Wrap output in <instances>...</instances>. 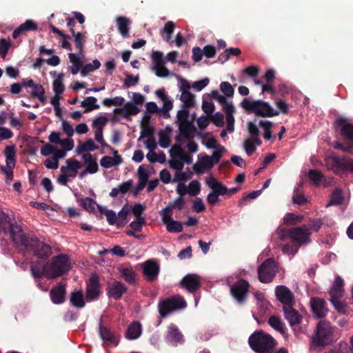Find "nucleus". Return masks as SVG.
Listing matches in <instances>:
<instances>
[{"instance_id": "59", "label": "nucleus", "mask_w": 353, "mask_h": 353, "mask_svg": "<svg viewBox=\"0 0 353 353\" xmlns=\"http://www.w3.org/2000/svg\"><path fill=\"white\" fill-rule=\"evenodd\" d=\"M332 146L334 149L341 150L345 152L352 153L353 152L352 144H343L339 141H335L332 143Z\"/></svg>"}, {"instance_id": "48", "label": "nucleus", "mask_w": 353, "mask_h": 353, "mask_svg": "<svg viewBox=\"0 0 353 353\" xmlns=\"http://www.w3.org/2000/svg\"><path fill=\"white\" fill-rule=\"evenodd\" d=\"M159 214L161 216L162 221L165 225L173 221L172 219L173 209L168 204L164 209L159 212Z\"/></svg>"}, {"instance_id": "64", "label": "nucleus", "mask_w": 353, "mask_h": 353, "mask_svg": "<svg viewBox=\"0 0 353 353\" xmlns=\"http://www.w3.org/2000/svg\"><path fill=\"white\" fill-rule=\"evenodd\" d=\"M212 121L217 127H223L224 125V116L219 112H216L212 117Z\"/></svg>"}, {"instance_id": "28", "label": "nucleus", "mask_w": 353, "mask_h": 353, "mask_svg": "<svg viewBox=\"0 0 353 353\" xmlns=\"http://www.w3.org/2000/svg\"><path fill=\"white\" fill-rule=\"evenodd\" d=\"M99 335L104 342H107L114 345H118L119 341L117 336L108 327L100 325Z\"/></svg>"}, {"instance_id": "16", "label": "nucleus", "mask_w": 353, "mask_h": 353, "mask_svg": "<svg viewBox=\"0 0 353 353\" xmlns=\"http://www.w3.org/2000/svg\"><path fill=\"white\" fill-rule=\"evenodd\" d=\"M152 60L154 63V70L156 75L159 77H166L169 75L170 72L164 65L163 59V53L159 51H154L152 54Z\"/></svg>"}, {"instance_id": "9", "label": "nucleus", "mask_w": 353, "mask_h": 353, "mask_svg": "<svg viewBox=\"0 0 353 353\" xmlns=\"http://www.w3.org/2000/svg\"><path fill=\"white\" fill-rule=\"evenodd\" d=\"M334 126L339 130L340 134L344 141H348V144L353 146V124L348 122L347 118L339 117L334 121Z\"/></svg>"}, {"instance_id": "62", "label": "nucleus", "mask_w": 353, "mask_h": 353, "mask_svg": "<svg viewBox=\"0 0 353 353\" xmlns=\"http://www.w3.org/2000/svg\"><path fill=\"white\" fill-rule=\"evenodd\" d=\"M123 107L129 116L136 115L140 112L139 108L132 102H127Z\"/></svg>"}, {"instance_id": "46", "label": "nucleus", "mask_w": 353, "mask_h": 353, "mask_svg": "<svg viewBox=\"0 0 353 353\" xmlns=\"http://www.w3.org/2000/svg\"><path fill=\"white\" fill-rule=\"evenodd\" d=\"M63 74H59L57 79L53 81V90L57 95H59L64 92L65 86L63 83Z\"/></svg>"}, {"instance_id": "26", "label": "nucleus", "mask_w": 353, "mask_h": 353, "mask_svg": "<svg viewBox=\"0 0 353 353\" xmlns=\"http://www.w3.org/2000/svg\"><path fill=\"white\" fill-rule=\"evenodd\" d=\"M117 30L123 38L129 37L130 20L126 17L119 16L115 19Z\"/></svg>"}, {"instance_id": "43", "label": "nucleus", "mask_w": 353, "mask_h": 353, "mask_svg": "<svg viewBox=\"0 0 353 353\" xmlns=\"http://www.w3.org/2000/svg\"><path fill=\"white\" fill-rule=\"evenodd\" d=\"M101 66V63L98 59H95L92 61V63H86L83 65L81 70V75L82 77L87 76L90 72H93L99 69Z\"/></svg>"}, {"instance_id": "32", "label": "nucleus", "mask_w": 353, "mask_h": 353, "mask_svg": "<svg viewBox=\"0 0 353 353\" xmlns=\"http://www.w3.org/2000/svg\"><path fill=\"white\" fill-rule=\"evenodd\" d=\"M16 149L14 145H8L4 150V154L6 156V166L12 168L15 166L16 159H15Z\"/></svg>"}, {"instance_id": "3", "label": "nucleus", "mask_w": 353, "mask_h": 353, "mask_svg": "<svg viewBox=\"0 0 353 353\" xmlns=\"http://www.w3.org/2000/svg\"><path fill=\"white\" fill-rule=\"evenodd\" d=\"M248 343L256 353H271L276 346L275 339L263 330H256L250 335Z\"/></svg>"}, {"instance_id": "2", "label": "nucleus", "mask_w": 353, "mask_h": 353, "mask_svg": "<svg viewBox=\"0 0 353 353\" xmlns=\"http://www.w3.org/2000/svg\"><path fill=\"white\" fill-rule=\"evenodd\" d=\"M336 327L326 320H321L316 326L314 334L311 338V348L313 350L323 349L332 345L336 341Z\"/></svg>"}, {"instance_id": "7", "label": "nucleus", "mask_w": 353, "mask_h": 353, "mask_svg": "<svg viewBox=\"0 0 353 353\" xmlns=\"http://www.w3.org/2000/svg\"><path fill=\"white\" fill-rule=\"evenodd\" d=\"M277 267L274 259L268 258L265 259L258 268V276L260 282L263 283H271L276 276Z\"/></svg>"}, {"instance_id": "24", "label": "nucleus", "mask_w": 353, "mask_h": 353, "mask_svg": "<svg viewBox=\"0 0 353 353\" xmlns=\"http://www.w3.org/2000/svg\"><path fill=\"white\" fill-rule=\"evenodd\" d=\"M155 94L158 98L161 99L163 102V105L162 108V111L163 112L164 117H169V111L171 110L173 108L172 101L169 99V97L166 94L165 90L164 88H161L157 90L155 92Z\"/></svg>"}, {"instance_id": "5", "label": "nucleus", "mask_w": 353, "mask_h": 353, "mask_svg": "<svg viewBox=\"0 0 353 353\" xmlns=\"http://www.w3.org/2000/svg\"><path fill=\"white\" fill-rule=\"evenodd\" d=\"M70 266V261L67 254H61L52 258L50 263L44 264L46 276L55 278L67 272Z\"/></svg>"}, {"instance_id": "14", "label": "nucleus", "mask_w": 353, "mask_h": 353, "mask_svg": "<svg viewBox=\"0 0 353 353\" xmlns=\"http://www.w3.org/2000/svg\"><path fill=\"white\" fill-rule=\"evenodd\" d=\"M128 288L124 283L119 281L108 283L106 288V294L108 297L114 300H120L123 294L126 293Z\"/></svg>"}, {"instance_id": "51", "label": "nucleus", "mask_w": 353, "mask_h": 353, "mask_svg": "<svg viewBox=\"0 0 353 353\" xmlns=\"http://www.w3.org/2000/svg\"><path fill=\"white\" fill-rule=\"evenodd\" d=\"M303 216L302 215H296L293 213H288L284 216V222L287 224L294 225L301 223Z\"/></svg>"}, {"instance_id": "8", "label": "nucleus", "mask_w": 353, "mask_h": 353, "mask_svg": "<svg viewBox=\"0 0 353 353\" xmlns=\"http://www.w3.org/2000/svg\"><path fill=\"white\" fill-rule=\"evenodd\" d=\"M250 287L248 281L240 279L231 285L230 294L239 304L243 305L248 299Z\"/></svg>"}, {"instance_id": "54", "label": "nucleus", "mask_w": 353, "mask_h": 353, "mask_svg": "<svg viewBox=\"0 0 353 353\" xmlns=\"http://www.w3.org/2000/svg\"><path fill=\"white\" fill-rule=\"evenodd\" d=\"M188 194L191 196H196L201 191V184L197 180H192L188 185Z\"/></svg>"}, {"instance_id": "33", "label": "nucleus", "mask_w": 353, "mask_h": 353, "mask_svg": "<svg viewBox=\"0 0 353 353\" xmlns=\"http://www.w3.org/2000/svg\"><path fill=\"white\" fill-rule=\"evenodd\" d=\"M97 99L94 97H88L81 102V106L85 108L84 113L90 112L94 110L99 108V105L97 103Z\"/></svg>"}, {"instance_id": "23", "label": "nucleus", "mask_w": 353, "mask_h": 353, "mask_svg": "<svg viewBox=\"0 0 353 353\" xmlns=\"http://www.w3.org/2000/svg\"><path fill=\"white\" fill-rule=\"evenodd\" d=\"M120 276L126 283L131 285H135L137 283V274L131 266H121L118 268Z\"/></svg>"}, {"instance_id": "49", "label": "nucleus", "mask_w": 353, "mask_h": 353, "mask_svg": "<svg viewBox=\"0 0 353 353\" xmlns=\"http://www.w3.org/2000/svg\"><path fill=\"white\" fill-rule=\"evenodd\" d=\"M12 223L13 222H12L8 214L4 212H0V230L3 231L4 233H7L8 225H12Z\"/></svg>"}, {"instance_id": "45", "label": "nucleus", "mask_w": 353, "mask_h": 353, "mask_svg": "<svg viewBox=\"0 0 353 353\" xmlns=\"http://www.w3.org/2000/svg\"><path fill=\"white\" fill-rule=\"evenodd\" d=\"M98 209L101 214L106 216L108 223L111 225L117 224V217L116 213L112 210H105L102 206L98 205Z\"/></svg>"}, {"instance_id": "35", "label": "nucleus", "mask_w": 353, "mask_h": 353, "mask_svg": "<svg viewBox=\"0 0 353 353\" xmlns=\"http://www.w3.org/2000/svg\"><path fill=\"white\" fill-rule=\"evenodd\" d=\"M183 108H190L194 105V96L189 90H183L180 97Z\"/></svg>"}, {"instance_id": "25", "label": "nucleus", "mask_w": 353, "mask_h": 353, "mask_svg": "<svg viewBox=\"0 0 353 353\" xmlns=\"http://www.w3.org/2000/svg\"><path fill=\"white\" fill-rule=\"evenodd\" d=\"M155 94L158 98L161 99L163 102V105L162 108V111L163 112L164 117H169V111L171 110L173 108L172 101L169 99V97L166 94L165 90L164 88H161L157 90L155 92Z\"/></svg>"}, {"instance_id": "52", "label": "nucleus", "mask_w": 353, "mask_h": 353, "mask_svg": "<svg viewBox=\"0 0 353 353\" xmlns=\"http://www.w3.org/2000/svg\"><path fill=\"white\" fill-rule=\"evenodd\" d=\"M308 177L314 184L319 185L323 178V174L317 170H310L308 172Z\"/></svg>"}, {"instance_id": "44", "label": "nucleus", "mask_w": 353, "mask_h": 353, "mask_svg": "<svg viewBox=\"0 0 353 353\" xmlns=\"http://www.w3.org/2000/svg\"><path fill=\"white\" fill-rule=\"evenodd\" d=\"M176 150V155L183 163L185 162L187 164L190 165L192 163V157L190 154H186L181 146H175L172 148V150Z\"/></svg>"}, {"instance_id": "60", "label": "nucleus", "mask_w": 353, "mask_h": 353, "mask_svg": "<svg viewBox=\"0 0 353 353\" xmlns=\"http://www.w3.org/2000/svg\"><path fill=\"white\" fill-rule=\"evenodd\" d=\"M145 224L144 217L136 218L135 221L130 223V228L135 232L141 231L143 226Z\"/></svg>"}, {"instance_id": "61", "label": "nucleus", "mask_w": 353, "mask_h": 353, "mask_svg": "<svg viewBox=\"0 0 353 353\" xmlns=\"http://www.w3.org/2000/svg\"><path fill=\"white\" fill-rule=\"evenodd\" d=\"M340 298L341 297L330 296V301L338 312H343L345 310V305L340 301Z\"/></svg>"}, {"instance_id": "58", "label": "nucleus", "mask_w": 353, "mask_h": 353, "mask_svg": "<svg viewBox=\"0 0 353 353\" xmlns=\"http://www.w3.org/2000/svg\"><path fill=\"white\" fill-rule=\"evenodd\" d=\"M159 145L163 148H168L170 145V141H171L168 134H167L164 131L161 130L159 132Z\"/></svg>"}, {"instance_id": "20", "label": "nucleus", "mask_w": 353, "mask_h": 353, "mask_svg": "<svg viewBox=\"0 0 353 353\" xmlns=\"http://www.w3.org/2000/svg\"><path fill=\"white\" fill-rule=\"evenodd\" d=\"M65 284L61 282L57 283L50 291L51 301L54 304H61L65 300Z\"/></svg>"}, {"instance_id": "10", "label": "nucleus", "mask_w": 353, "mask_h": 353, "mask_svg": "<svg viewBox=\"0 0 353 353\" xmlns=\"http://www.w3.org/2000/svg\"><path fill=\"white\" fill-rule=\"evenodd\" d=\"M332 169L336 174L353 172V159L349 157H330Z\"/></svg>"}, {"instance_id": "47", "label": "nucleus", "mask_w": 353, "mask_h": 353, "mask_svg": "<svg viewBox=\"0 0 353 353\" xmlns=\"http://www.w3.org/2000/svg\"><path fill=\"white\" fill-rule=\"evenodd\" d=\"M33 98H37L42 103H45L46 98L45 96V90L41 85L38 84L31 92Z\"/></svg>"}, {"instance_id": "38", "label": "nucleus", "mask_w": 353, "mask_h": 353, "mask_svg": "<svg viewBox=\"0 0 353 353\" xmlns=\"http://www.w3.org/2000/svg\"><path fill=\"white\" fill-rule=\"evenodd\" d=\"M65 163L67 166H62L61 168L62 173L68 172V171H75V170H79L82 167L81 163L74 158L67 159Z\"/></svg>"}, {"instance_id": "15", "label": "nucleus", "mask_w": 353, "mask_h": 353, "mask_svg": "<svg viewBox=\"0 0 353 353\" xmlns=\"http://www.w3.org/2000/svg\"><path fill=\"white\" fill-rule=\"evenodd\" d=\"M181 288L187 290L190 293H194L201 286L200 277L196 274H188L180 281Z\"/></svg>"}, {"instance_id": "36", "label": "nucleus", "mask_w": 353, "mask_h": 353, "mask_svg": "<svg viewBox=\"0 0 353 353\" xmlns=\"http://www.w3.org/2000/svg\"><path fill=\"white\" fill-rule=\"evenodd\" d=\"M70 32L72 33L76 48L78 50L79 54H81L83 51L84 43L85 42V37L81 32H75L73 28L70 29Z\"/></svg>"}, {"instance_id": "6", "label": "nucleus", "mask_w": 353, "mask_h": 353, "mask_svg": "<svg viewBox=\"0 0 353 353\" xmlns=\"http://www.w3.org/2000/svg\"><path fill=\"white\" fill-rule=\"evenodd\" d=\"M186 307V302L180 296H173L159 302L158 311L161 318L166 317L170 313Z\"/></svg>"}, {"instance_id": "19", "label": "nucleus", "mask_w": 353, "mask_h": 353, "mask_svg": "<svg viewBox=\"0 0 353 353\" xmlns=\"http://www.w3.org/2000/svg\"><path fill=\"white\" fill-rule=\"evenodd\" d=\"M159 270L158 263L152 259L146 261L143 265V272L148 281H153L157 279Z\"/></svg>"}, {"instance_id": "12", "label": "nucleus", "mask_w": 353, "mask_h": 353, "mask_svg": "<svg viewBox=\"0 0 353 353\" xmlns=\"http://www.w3.org/2000/svg\"><path fill=\"white\" fill-rule=\"evenodd\" d=\"M276 299L283 305V307L294 305L295 299L292 292L285 285H278L275 288Z\"/></svg>"}, {"instance_id": "53", "label": "nucleus", "mask_w": 353, "mask_h": 353, "mask_svg": "<svg viewBox=\"0 0 353 353\" xmlns=\"http://www.w3.org/2000/svg\"><path fill=\"white\" fill-rule=\"evenodd\" d=\"M166 229L169 232H181L183 231V225L180 221L173 220L166 224Z\"/></svg>"}, {"instance_id": "56", "label": "nucleus", "mask_w": 353, "mask_h": 353, "mask_svg": "<svg viewBox=\"0 0 353 353\" xmlns=\"http://www.w3.org/2000/svg\"><path fill=\"white\" fill-rule=\"evenodd\" d=\"M322 221L319 219H313L310 223L304 224L307 232L314 231L318 232L322 225Z\"/></svg>"}, {"instance_id": "31", "label": "nucleus", "mask_w": 353, "mask_h": 353, "mask_svg": "<svg viewBox=\"0 0 353 353\" xmlns=\"http://www.w3.org/2000/svg\"><path fill=\"white\" fill-rule=\"evenodd\" d=\"M70 301L77 308H83L85 305L81 291L74 290L72 292L70 296Z\"/></svg>"}, {"instance_id": "41", "label": "nucleus", "mask_w": 353, "mask_h": 353, "mask_svg": "<svg viewBox=\"0 0 353 353\" xmlns=\"http://www.w3.org/2000/svg\"><path fill=\"white\" fill-rule=\"evenodd\" d=\"M68 57L70 61L73 65L71 68V72L72 74H76L81 71L83 68L82 61L80 60L79 57L74 53H70Z\"/></svg>"}, {"instance_id": "18", "label": "nucleus", "mask_w": 353, "mask_h": 353, "mask_svg": "<svg viewBox=\"0 0 353 353\" xmlns=\"http://www.w3.org/2000/svg\"><path fill=\"white\" fill-rule=\"evenodd\" d=\"M311 308L313 314L318 319L324 318L328 312L326 301L319 297L312 298L310 300Z\"/></svg>"}, {"instance_id": "63", "label": "nucleus", "mask_w": 353, "mask_h": 353, "mask_svg": "<svg viewBox=\"0 0 353 353\" xmlns=\"http://www.w3.org/2000/svg\"><path fill=\"white\" fill-rule=\"evenodd\" d=\"M192 210L196 213H201L205 210V206L201 198H196L192 201Z\"/></svg>"}, {"instance_id": "13", "label": "nucleus", "mask_w": 353, "mask_h": 353, "mask_svg": "<svg viewBox=\"0 0 353 353\" xmlns=\"http://www.w3.org/2000/svg\"><path fill=\"white\" fill-rule=\"evenodd\" d=\"M99 278L97 274H92L86 285L85 296L87 301L98 299L100 295Z\"/></svg>"}, {"instance_id": "40", "label": "nucleus", "mask_w": 353, "mask_h": 353, "mask_svg": "<svg viewBox=\"0 0 353 353\" xmlns=\"http://www.w3.org/2000/svg\"><path fill=\"white\" fill-rule=\"evenodd\" d=\"M79 202L80 205L90 213H95L96 206L98 208L99 205L94 199L90 197L81 199Z\"/></svg>"}, {"instance_id": "34", "label": "nucleus", "mask_w": 353, "mask_h": 353, "mask_svg": "<svg viewBox=\"0 0 353 353\" xmlns=\"http://www.w3.org/2000/svg\"><path fill=\"white\" fill-rule=\"evenodd\" d=\"M268 323L272 328H274L275 330L278 331L281 334H284L285 332V325L281 321L280 317L274 315L270 316L268 319Z\"/></svg>"}, {"instance_id": "11", "label": "nucleus", "mask_w": 353, "mask_h": 353, "mask_svg": "<svg viewBox=\"0 0 353 353\" xmlns=\"http://www.w3.org/2000/svg\"><path fill=\"white\" fill-rule=\"evenodd\" d=\"M288 233L290 235V239H292L293 242L297 243L299 245L308 243L311 241V232L307 231L304 225L291 228Z\"/></svg>"}, {"instance_id": "21", "label": "nucleus", "mask_w": 353, "mask_h": 353, "mask_svg": "<svg viewBox=\"0 0 353 353\" xmlns=\"http://www.w3.org/2000/svg\"><path fill=\"white\" fill-rule=\"evenodd\" d=\"M285 319L291 326L300 324L302 321V315L294 308V305L283 307Z\"/></svg>"}, {"instance_id": "27", "label": "nucleus", "mask_w": 353, "mask_h": 353, "mask_svg": "<svg viewBox=\"0 0 353 353\" xmlns=\"http://www.w3.org/2000/svg\"><path fill=\"white\" fill-rule=\"evenodd\" d=\"M84 163L86 165V172L89 174H95L99 171V165L97 162L96 157H94L90 152L85 153L82 155Z\"/></svg>"}, {"instance_id": "22", "label": "nucleus", "mask_w": 353, "mask_h": 353, "mask_svg": "<svg viewBox=\"0 0 353 353\" xmlns=\"http://www.w3.org/2000/svg\"><path fill=\"white\" fill-rule=\"evenodd\" d=\"M37 29V23L32 19H28L13 31L12 36L13 39H17L19 36L26 34L27 32L36 31Z\"/></svg>"}, {"instance_id": "39", "label": "nucleus", "mask_w": 353, "mask_h": 353, "mask_svg": "<svg viewBox=\"0 0 353 353\" xmlns=\"http://www.w3.org/2000/svg\"><path fill=\"white\" fill-rule=\"evenodd\" d=\"M179 128L180 133L185 138H189L190 134L196 130L195 127L190 121L179 123Z\"/></svg>"}, {"instance_id": "17", "label": "nucleus", "mask_w": 353, "mask_h": 353, "mask_svg": "<svg viewBox=\"0 0 353 353\" xmlns=\"http://www.w3.org/2000/svg\"><path fill=\"white\" fill-rule=\"evenodd\" d=\"M167 343L176 346L184 342L183 335L179 327L174 323H171L168 327V331L165 336Z\"/></svg>"}, {"instance_id": "37", "label": "nucleus", "mask_w": 353, "mask_h": 353, "mask_svg": "<svg viewBox=\"0 0 353 353\" xmlns=\"http://www.w3.org/2000/svg\"><path fill=\"white\" fill-rule=\"evenodd\" d=\"M150 115L145 114L143 119V122L141 126V137H152L154 134V128L150 126L148 122Z\"/></svg>"}, {"instance_id": "30", "label": "nucleus", "mask_w": 353, "mask_h": 353, "mask_svg": "<svg viewBox=\"0 0 353 353\" xmlns=\"http://www.w3.org/2000/svg\"><path fill=\"white\" fill-rule=\"evenodd\" d=\"M142 327L141 324L139 321L132 322L128 327L126 336L127 338L130 340L138 339L141 334Z\"/></svg>"}, {"instance_id": "50", "label": "nucleus", "mask_w": 353, "mask_h": 353, "mask_svg": "<svg viewBox=\"0 0 353 353\" xmlns=\"http://www.w3.org/2000/svg\"><path fill=\"white\" fill-rule=\"evenodd\" d=\"M212 190L218 196L225 195L228 191V188L220 181L214 183L212 185Z\"/></svg>"}, {"instance_id": "29", "label": "nucleus", "mask_w": 353, "mask_h": 353, "mask_svg": "<svg viewBox=\"0 0 353 353\" xmlns=\"http://www.w3.org/2000/svg\"><path fill=\"white\" fill-rule=\"evenodd\" d=\"M344 281L340 276H336L333 285L330 288V296L342 297L344 292Z\"/></svg>"}, {"instance_id": "4", "label": "nucleus", "mask_w": 353, "mask_h": 353, "mask_svg": "<svg viewBox=\"0 0 353 353\" xmlns=\"http://www.w3.org/2000/svg\"><path fill=\"white\" fill-rule=\"evenodd\" d=\"M241 106L249 113H253L256 117H273L279 114V111L274 110L271 105L263 100L251 101L245 98L241 103Z\"/></svg>"}, {"instance_id": "1", "label": "nucleus", "mask_w": 353, "mask_h": 353, "mask_svg": "<svg viewBox=\"0 0 353 353\" xmlns=\"http://www.w3.org/2000/svg\"><path fill=\"white\" fill-rule=\"evenodd\" d=\"M9 232L12 241L21 250L31 252L39 259L47 260L52 254L51 247L39 240L35 236H26L20 225L16 223L8 225L7 232Z\"/></svg>"}, {"instance_id": "55", "label": "nucleus", "mask_w": 353, "mask_h": 353, "mask_svg": "<svg viewBox=\"0 0 353 353\" xmlns=\"http://www.w3.org/2000/svg\"><path fill=\"white\" fill-rule=\"evenodd\" d=\"M220 90L227 97H232L234 95V88L228 81H223L221 83Z\"/></svg>"}, {"instance_id": "42", "label": "nucleus", "mask_w": 353, "mask_h": 353, "mask_svg": "<svg viewBox=\"0 0 353 353\" xmlns=\"http://www.w3.org/2000/svg\"><path fill=\"white\" fill-rule=\"evenodd\" d=\"M343 199L342 191L340 189L336 188L333 191L331 195V199L327 204V207L341 205L343 201Z\"/></svg>"}, {"instance_id": "57", "label": "nucleus", "mask_w": 353, "mask_h": 353, "mask_svg": "<svg viewBox=\"0 0 353 353\" xmlns=\"http://www.w3.org/2000/svg\"><path fill=\"white\" fill-rule=\"evenodd\" d=\"M108 122V119L105 116H99L93 120L92 126L95 130H102Z\"/></svg>"}]
</instances>
